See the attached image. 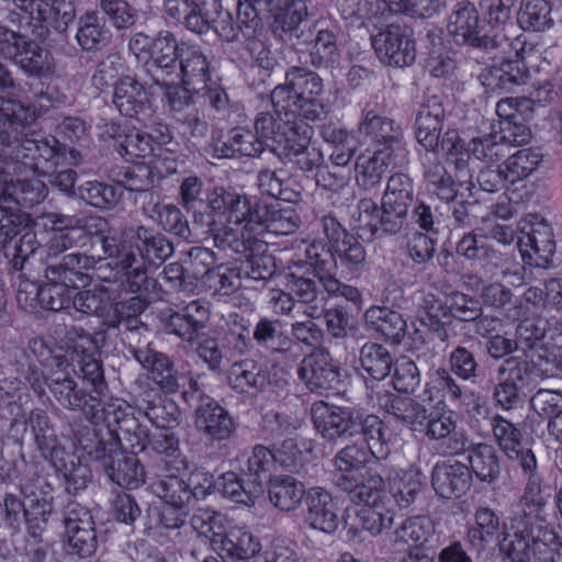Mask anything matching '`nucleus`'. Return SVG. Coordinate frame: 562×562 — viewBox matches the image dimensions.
I'll return each mask as SVG.
<instances>
[{
  "label": "nucleus",
  "instance_id": "obj_58",
  "mask_svg": "<svg viewBox=\"0 0 562 562\" xmlns=\"http://www.w3.org/2000/svg\"><path fill=\"white\" fill-rule=\"evenodd\" d=\"M385 412L396 420L418 430L426 418L428 407L409 396L393 395L384 401Z\"/></svg>",
  "mask_w": 562,
  "mask_h": 562
},
{
  "label": "nucleus",
  "instance_id": "obj_11",
  "mask_svg": "<svg viewBox=\"0 0 562 562\" xmlns=\"http://www.w3.org/2000/svg\"><path fill=\"white\" fill-rule=\"evenodd\" d=\"M305 256L311 266L321 271H336L340 266L351 273H359L366 266L367 251L362 243L349 234L330 248L314 241L306 248Z\"/></svg>",
  "mask_w": 562,
  "mask_h": 562
},
{
  "label": "nucleus",
  "instance_id": "obj_15",
  "mask_svg": "<svg viewBox=\"0 0 562 562\" xmlns=\"http://www.w3.org/2000/svg\"><path fill=\"white\" fill-rule=\"evenodd\" d=\"M495 404L505 411L517 408L525 397L524 390L532 384L526 364L513 357L506 358L496 370Z\"/></svg>",
  "mask_w": 562,
  "mask_h": 562
},
{
  "label": "nucleus",
  "instance_id": "obj_29",
  "mask_svg": "<svg viewBox=\"0 0 562 562\" xmlns=\"http://www.w3.org/2000/svg\"><path fill=\"white\" fill-rule=\"evenodd\" d=\"M241 23V38L237 42L241 48L240 56L262 69H271L274 59L261 20L254 21V15L244 14Z\"/></svg>",
  "mask_w": 562,
  "mask_h": 562
},
{
  "label": "nucleus",
  "instance_id": "obj_64",
  "mask_svg": "<svg viewBox=\"0 0 562 562\" xmlns=\"http://www.w3.org/2000/svg\"><path fill=\"white\" fill-rule=\"evenodd\" d=\"M435 533V525L430 517L420 515L406 518L396 528V541H402L415 548L427 544Z\"/></svg>",
  "mask_w": 562,
  "mask_h": 562
},
{
  "label": "nucleus",
  "instance_id": "obj_55",
  "mask_svg": "<svg viewBox=\"0 0 562 562\" xmlns=\"http://www.w3.org/2000/svg\"><path fill=\"white\" fill-rule=\"evenodd\" d=\"M304 485L292 476H274L270 479L268 488L269 499L274 507L281 510H293L306 496Z\"/></svg>",
  "mask_w": 562,
  "mask_h": 562
},
{
  "label": "nucleus",
  "instance_id": "obj_40",
  "mask_svg": "<svg viewBox=\"0 0 562 562\" xmlns=\"http://www.w3.org/2000/svg\"><path fill=\"white\" fill-rule=\"evenodd\" d=\"M422 162L428 191L447 203L458 199L459 184L447 171L438 156L436 154H425L422 156Z\"/></svg>",
  "mask_w": 562,
  "mask_h": 562
},
{
  "label": "nucleus",
  "instance_id": "obj_46",
  "mask_svg": "<svg viewBox=\"0 0 562 562\" xmlns=\"http://www.w3.org/2000/svg\"><path fill=\"white\" fill-rule=\"evenodd\" d=\"M139 411L160 429H173L181 423L182 414L176 402L145 392L138 403Z\"/></svg>",
  "mask_w": 562,
  "mask_h": 562
},
{
  "label": "nucleus",
  "instance_id": "obj_18",
  "mask_svg": "<svg viewBox=\"0 0 562 562\" xmlns=\"http://www.w3.org/2000/svg\"><path fill=\"white\" fill-rule=\"evenodd\" d=\"M181 47L177 37L170 31H160L155 37V44L145 61L148 72L156 85L168 86L167 79L178 74Z\"/></svg>",
  "mask_w": 562,
  "mask_h": 562
},
{
  "label": "nucleus",
  "instance_id": "obj_60",
  "mask_svg": "<svg viewBox=\"0 0 562 562\" xmlns=\"http://www.w3.org/2000/svg\"><path fill=\"white\" fill-rule=\"evenodd\" d=\"M374 459L371 451L361 443L348 445L337 452L333 462L335 467L334 476L342 474L353 476Z\"/></svg>",
  "mask_w": 562,
  "mask_h": 562
},
{
  "label": "nucleus",
  "instance_id": "obj_56",
  "mask_svg": "<svg viewBox=\"0 0 562 562\" xmlns=\"http://www.w3.org/2000/svg\"><path fill=\"white\" fill-rule=\"evenodd\" d=\"M181 473L168 472L151 483V490L165 504L188 508L192 501L190 484L180 477Z\"/></svg>",
  "mask_w": 562,
  "mask_h": 562
},
{
  "label": "nucleus",
  "instance_id": "obj_3",
  "mask_svg": "<svg viewBox=\"0 0 562 562\" xmlns=\"http://www.w3.org/2000/svg\"><path fill=\"white\" fill-rule=\"evenodd\" d=\"M213 215L225 218L226 223L212 218L205 222L214 246L220 250L243 252L247 247L259 250L263 247L262 215L267 205H260L248 195L223 187L213 188L210 201Z\"/></svg>",
  "mask_w": 562,
  "mask_h": 562
},
{
  "label": "nucleus",
  "instance_id": "obj_50",
  "mask_svg": "<svg viewBox=\"0 0 562 562\" xmlns=\"http://www.w3.org/2000/svg\"><path fill=\"white\" fill-rule=\"evenodd\" d=\"M32 20L57 23L65 26L72 21L75 9L70 2L57 0H13Z\"/></svg>",
  "mask_w": 562,
  "mask_h": 562
},
{
  "label": "nucleus",
  "instance_id": "obj_54",
  "mask_svg": "<svg viewBox=\"0 0 562 562\" xmlns=\"http://www.w3.org/2000/svg\"><path fill=\"white\" fill-rule=\"evenodd\" d=\"M76 38L83 50H98L109 43L111 32L98 12L88 11L78 20Z\"/></svg>",
  "mask_w": 562,
  "mask_h": 562
},
{
  "label": "nucleus",
  "instance_id": "obj_61",
  "mask_svg": "<svg viewBox=\"0 0 562 562\" xmlns=\"http://www.w3.org/2000/svg\"><path fill=\"white\" fill-rule=\"evenodd\" d=\"M360 364L373 380L381 381L390 374L393 359L384 346L367 342L360 349Z\"/></svg>",
  "mask_w": 562,
  "mask_h": 562
},
{
  "label": "nucleus",
  "instance_id": "obj_44",
  "mask_svg": "<svg viewBox=\"0 0 562 562\" xmlns=\"http://www.w3.org/2000/svg\"><path fill=\"white\" fill-rule=\"evenodd\" d=\"M228 381L235 391L254 395L266 386L268 372L258 361L244 359L232 364Z\"/></svg>",
  "mask_w": 562,
  "mask_h": 562
},
{
  "label": "nucleus",
  "instance_id": "obj_52",
  "mask_svg": "<svg viewBox=\"0 0 562 562\" xmlns=\"http://www.w3.org/2000/svg\"><path fill=\"white\" fill-rule=\"evenodd\" d=\"M267 250V243L263 241V247L259 250L247 247L243 252H235L245 257L240 261L239 269L243 280L262 282L263 284L271 280L276 274V263L271 255L265 254Z\"/></svg>",
  "mask_w": 562,
  "mask_h": 562
},
{
  "label": "nucleus",
  "instance_id": "obj_26",
  "mask_svg": "<svg viewBox=\"0 0 562 562\" xmlns=\"http://www.w3.org/2000/svg\"><path fill=\"white\" fill-rule=\"evenodd\" d=\"M471 484V471L460 461H442L432 468L431 485L441 498H459L470 490Z\"/></svg>",
  "mask_w": 562,
  "mask_h": 562
},
{
  "label": "nucleus",
  "instance_id": "obj_19",
  "mask_svg": "<svg viewBox=\"0 0 562 562\" xmlns=\"http://www.w3.org/2000/svg\"><path fill=\"white\" fill-rule=\"evenodd\" d=\"M418 431L424 432L429 440L439 441L446 454L458 456L467 448L468 437L464 431L457 429L452 416L436 412L432 407H428Z\"/></svg>",
  "mask_w": 562,
  "mask_h": 562
},
{
  "label": "nucleus",
  "instance_id": "obj_41",
  "mask_svg": "<svg viewBox=\"0 0 562 562\" xmlns=\"http://www.w3.org/2000/svg\"><path fill=\"white\" fill-rule=\"evenodd\" d=\"M524 362L530 373L532 383L537 378H553L562 375V348L542 345L528 353L512 356Z\"/></svg>",
  "mask_w": 562,
  "mask_h": 562
},
{
  "label": "nucleus",
  "instance_id": "obj_32",
  "mask_svg": "<svg viewBox=\"0 0 562 562\" xmlns=\"http://www.w3.org/2000/svg\"><path fill=\"white\" fill-rule=\"evenodd\" d=\"M256 344L271 353H281L285 359L296 361L302 349L289 335L280 330V321L267 316L259 318L252 330Z\"/></svg>",
  "mask_w": 562,
  "mask_h": 562
},
{
  "label": "nucleus",
  "instance_id": "obj_39",
  "mask_svg": "<svg viewBox=\"0 0 562 562\" xmlns=\"http://www.w3.org/2000/svg\"><path fill=\"white\" fill-rule=\"evenodd\" d=\"M149 196V201L143 206L145 215L164 231L188 239L191 236V231L181 210L172 203L160 202L158 196L155 200L153 193Z\"/></svg>",
  "mask_w": 562,
  "mask_h": 562
},
{
  "label": "nucleus",
  "instance_id": "obj_9",
  "mask_svg": "<svg viewBox=\"0 0 562 562\" xmlns=\"http://www.w3.org/2000/svg\"><path fill=\"white\" fill-rule=\"evenodd\" d=\"M278 116L289 124H282L283 131L270 145L271 151L282 162L295 164L303 171H311L321 166L323 154L316 147L310 146L313 128L308 122L302 117L286 120Z\"/></svg>",
  "mask_w": 562,
  "mask_h": 562
},
{
  "label": "nucleus",
  "instance_id": "obj_14",
  "mask_svg": "<svg viewBox=\"0 0 562 562\" xmlns=\"http://www.w3.org/2000/svg\"><path fill=\"white\" fill-rule=\"evenodd\" d=\"M499 54L501 63L487 68L482 75V83L493 92L512 91L514 87L526 82L528 70L525 59L535 50L531 44L527 43L525 37L524 50L516 54L506 53L504 49H496Z\"/></svg>",
  "mask_w": 562,
  "mask_h": 562
},
{
  "label": "nucleus",
  "instance_id": "obj_16",
  "mask_svg": "<svg viewBox=\"0 0 562 562\" xmlns=\"http://www.w3.org/2000/svg\"><path fill=\"white\" fill-rule=\"evenodd\" d=\"M358 133L364 144L373 146L375 150H386L392 154L400 149L403 137L398 123L367 108L362 111Z\"/></svg>",
  "mask_w": 562,
  "mask_h": 562
},
{
  "label": "nucleus",
  "instance_id": "obj_17",
  "mask_svg": "<svg viewBox=\"0 0 562 562\" xmlns=\"http://www.w3.org/2000/svg\"><path fill=\"white\" fill-rule=\"evenodd\" d=\"M210 316V302L195 299L168 315L165 330L191 344L200 338V333L206 327Z\"/></svg>",
  "mask_w": 562,
  "mask_h": 562
},
{
  "label": "nucleus",
  "instance_id": "obj_28",
  "mask_svg": "<svg viewBox=\"0 0 562 562\" xmlns=\"http://www.w3.org/2000/svg\"><path fill=\"white\" fill-rule=\"evenodd\" d=\"M92 459L102 463L109 479L119 486L132 490L145 482V469L135 453L127 454L119 448L115 453Z\"/></svg>",
  "mask_w": 562,
  "mask_h": 562
},
{
  "label": "nucleus",
  "instance_id": "obj_51",
  "mask_svg": "<svg viewBox=\"0 0 562 562\" xmlns=\"http://www.w3.org/2000/svg\"><path fill=\"white\" fill-rule=\"evenodd\" d=\"M392 153L373 150L372 155H361L355 166L356 181L364 190H372L381 183L387 172Z\"/></svg>",
  "mask_w": 562,
  "mask_h": 562
},
{
  "label": "nucleus",
  "instance_id": "obj_45",
  "mask_svg": "<svg viewBox=\"0 0 562 562\" xmlns=\"http://www.w3.org/2000/svg\"><path fill=\"white\" fill-rule=\"evenodd\" d=\"M270 14L273 15V33L283 41H292L302 36L301 24L308 14L305 2L282 0L280 8Z\"/></svg>",
  "mask_w": 562,
  "mask_h": 562
},
{
  "label": "nucleus",
  "instance_id": "obj_4",
  "mask_svg": "<svg viewBox=\"0 0 562 562\" xmlns=\"http://www.w3.org/2000/svg\"><path fill=\"white\" fill-rule=\"evenodd\" d=\"M97 417L92 425L71 428L79 447L90 458L115 453L122 448L121 434L126 436L133 449L144 450L148 429L139 424L128 405L119 400L104 401Z\"/></svg>",
  "mask_w": 562,
  "mask_h": 562
},
{
  "label": "nucleus",
  "instance_id": "obj_63",
  "mask_svg": "<svg viewBox=\"0 0 562 562\" xmlns=\"http://www.w3.org/2000/svg\"><path fill=\"white\" fill-rule=\"evenodd\" d=\"M52 465L64 476L69 492L85 490L92 479L91 470L74 453L66 452Z\"/></svg>",
  "mask_w": 562,
  "mask_h": 562
},
{
  "label": "nucleus",
  "instance_id": "obj_59",
  "mask_svg": "<svg viewBox=\"0 0 562 562\" xmlns=\"http://www.w3.org/2000/svg\"><path fill=\"white\" fill-rule=\"evenodd\" d=\"M453 373L446 368L436 369L425 384L423 402L432 401L436 396L448 400L451 403L461 401L464 387L460 385Z\"/></svg>",
  "mask_w": 562,
  "mask_h": 562
},
{
  "label": "nucleus",
  "instance_id": "obj_21",
  "mask_svg": "<svg viewBox=\"0 0 562 562\" xmlns=\"http://www.w3.org/2000/svg\"><path fill=\"white\" fill-rule=\"evenodd\" d=\"M112 102L122 115L139 122H145L153 113L149 93L134 76L120 78L114 86Z\"/></svg>",
  "mask_w": 562,
  "mask_h": 562
},
{
  "label": "nucleus",
  "instance_id": "obj_25",
  "mask_svg": "<svg viewBox=\"0 0 562 562\" xmlns=\"http://www.w3.org/2000/svg\"><path fill=\"white\" fill-rule=\"evenodd\" d=\"M178 65V74L172 76L171 83L179 79L200 93L201 88L212 80V57L200 46H182Z\"/></svg>",
  "mask_w": 562,
  "mask_h": 562
},
{
  "label": "nucleus",
  "instance_id": "obj_49",
  "mask_svg": "<svg viewBox=\"0 0 562 562\" xmlns=\"http://www.w3.org/2000/svg\"><path fill=\"white\" fill-rule=\"evenodd\" d=\"M296 260L289 267L288 273V289L294 297L302 303L308 304L314 302L322 293L317 273L314 267L311 266L310 260Z\"/></svg>",
  "mask_w": 562,
  "mask_h": 562
},
{
  "label": "nucleus",
  "instance_id": "obj_10",
  "mask_svg": "<svg viewBox=\"0 0 562 562\" xmlns=\"http://www.w3.org/2000/svg\"><path fill=\"white\" fill-rule=\"evenodd\" d=\"M58 370L49 376L48 389L58 404L75 412H81L89 425L98 419V413L104 401L99 398L90 390L87 391L80 387L77 381L70 375L68 371V362L60 361V356L54 357Z\"/></svg>",
  "mask_w": 562,
  "mask_h": 562
},
{
  "label": "nucleus",
  "instance_id": "obj_30",
  "mask_svg": "<svg viewBox=\"0 0 562 562\" xmlns=\"http://www.w3.org/2000/svg\"><path fill=\"white\" fill-rule=\"evenodd\" d=\"M38 491H29L22 486L21 491L26 497L24 519L31 537L38 538L46 529L48 519L54 513L53 487L38 480Z\"/></svg>",
  "mask_w": 562,
  "mask_h": 562
},
{
  "label": "nucleus",
  "instance_id": "obj_2",
  "mask_svg": "<svg viewBox=\"0 0 562 562\" xmlns=\"http://www.w3.org/2000/svg\"><path fill=\"white\" fill-rule=\"evenodd\" d=\"M549 525L542 515L517 503L516 509L507 519L488 506H480L474 512V525L469 527L467 539L477 551L490 542L497 541L499 552L510 561L528 560L532 542L548 541Z\"/></svg>",
  "mask_w": 562,
  "mask_h": 562
},
{
  "label": "nucleus",
  "instance_id": "obj_34",
  "mask_svg": "<svg viewBox=\"0 0 562 562\" xmlns=\"http://www.w3.org/2000/svg\"><path fill=\"white\" fill-rule=\"evenodd\" d=\"M456 250L458 255L479 265L485 274H493L495 269L507 261L504 254L490 245L486 236L474 233L464 234Z\"/></svg>",
  "mask_w": 562,
  "mask_h": 562
},
{
  "label": "nucleus",
  "instance_id": "obj_38",
  "mask_svg": "<svg viewBox=\"0 0 562 562\" xmlns=\"http://www.w3.org/2000/svg\"><path fill=\"white\" fill-rule=\"evenodd\" d=\"M463 452H467L471 476L474 475L480 482L486 484H494L499 480L501 461L493 446L485 442L471 443L468 440Z\"/></svg>",
  "mask_w": 562,
  "mask_h": 562
},
{
  "label": "nucleus",
  "instance_id": "obj_47",
  "mask_svg": "<svg viewBox=\"0 0 562 562\" xmlns=\"http://www.w3.org/2000/svg\"><path fill=\"white\" fill-rule=\"evenodd\" d=\"M358 435H362L361 445L371 451L375 460H386L391 454V432L376 415L362 409Z\"/></svg>",
  "mask_w": 562,
  "mask_h": 562
},
{
  "label": "nucleus",
  "instance_id": "obj_1",
  "mask_svg": "<svg viewBox=\"0 0 562 562\" xmlns=\"http://www.w3.org/2000/svg\"><path fill=\"white\" fill-rule=\"evenodd\" d=\"M102 250L109 261H101L97 277L124 292L140 293L148 288L144 261H165L173 254V246L165 235L139 225L123 229L121 238H104Z\"/></svg>",
  "mask_w": 562,
  "mask_h": 562
},
{
  "label": "nucleus",
  "instance_id": "obj_6",
  "mask_svg": "<svg viewBox=\"0 0 562 562\" xmlns=\"http://www.w3.org/2000/svg\"><path fill=\"white\" fill-rule=\"evenodd\" d=\"M101 261V257L79 251L48 261L44 270L46 282L42 284L41 307L53 312L70 310L74 289L89 285L91 277L88 271L97 270Z\"/></svg>",
  "mask_w": 562,
  "mask_h": 562
},
{
  "label": "nucleus",
  "instance_id": "obj_42",
  "mask_svg": "<svg viewBox=\"0 0 562 562\" xmlns=\"http://www.w3.org/2000/svg\"><path fill=\"white\" fill-rule=\"evenodd\" d=\"M146 443L159 457L158 468L166 472L183 473L189 469V461L181 452L180 441L175 432H157Z\"/></svg>",
  "mask_w": 562,
  "mask_h": 562
},
{
  "label": "nucleus",
  "instance_id": "obj_7",
  "mask_svg": "<svg viewBox=\"0 0 562 562\" xmlns=\"http://www.w3.org/2000/svg\"><path fill=\"white\" fill-rule=\"evenodd\" d=\"M447 31L457 44H467L486 52L504 49L518 54L524 50L525 35L509 37L503 30L488 26L480 19L474 3L460 1L452 8L447 23Z\"/></svg>",
  "mask_w": 562,
  "mask_h": 562
},
{
  "label": "nucleus",
  "instance_id": "obj_5",
  "mask_svg": "<svg viewBox=\"0 0 562 562\" xmlns=\"http://www.w3.org/2000/svg\"><path fill=\"white\" fill-rule=\"evenodd\" d=\"M324 95L323 78L306 66L294 65L286 68L284 81L271 90L270 100L277 115L314 123L325 120L329 113Z\"/></svg>",
  "mask_w": 562,
  "mask_h": 562
},
{
  "label": "nucleus",
  "instance_id": "obj_36",
  "mask_svg": "<svg viewBox=\"0 0 562 562\" xmlns=\"http://www.w3.org/2000/svg\"><path fill=\"white\" fill-rule=\"evenodd\" d=\"M394 512L385 509L380 504L364 505L361 508H348L344 519L349 533L357 535L360 530L379 535L393 525Z\"/></svg>",
  "mask_w": 562,
  "mask_h": 562
},
{
  "label": "nucleus",
  "instance_id": "obj_23",
  "mask_svg": "<svg viewBox=\"0 0 562 562\" xmlns=\"http://www.w3.org/2000/svg\"><path fill=\"white\" fill-rule=\"evenodd\" d=\"M297 375L311 392L319 394L334 389L340 380L329 353L323 349H316L303 358Z\"/></svg>",
  "mask_w": 562,
  "mask_h": 562
},
{
  "label": "nucleus",
  "instance_id": "obj_53",
  "mask_svg": "<svg viewBox=\"0 0 562 562\" xmlns=\"http://www.w3.org/2000/svg\"><path fill=\"white\" fill-rule=\"evenodd\" d=\"M212 195L213 189L211 191L205 190L204 182L199 177L189 176L184 178L180 183V204L188 212H193L194 220L199 221L202 225H205V222L211 220L209 215L207 218H204L202 211L210 210V201Z\"/></svg>",
  "mask_w": 562,
  "mask_h": 562
},
{
  "label": "nucleus",
  "instance_id": "obj_57",
  "mask_svg": "<svg viewBox=\"0 0 562 562\" xmlns=\"http://www.w3.org/2000/svg\"><path fill=\"white\" fill-rule=\"evenodd\" d=\"M48 189L38 178L10 179L7 182L5 204L14 203L22 207H33L47 196Z\"/></svg>",
  "mask_w": 562,
  "mask_h": 562
},
{
  "label": "nucleus",
  "instance_id": "obj_43",
  "mask_svg": "<svg viewBox=\"0 0 562 562\" xmlns=\"http://www.w3.org/2000/svg\"><path fill=\"white\" fill-rule=\"evenodd\" d=\"M53 217L52 223L58 227L48 244L49 261L58 260L59 255L71 248L88 246L87 238L74 216L54 214Z\"/></svg>",
  "mask_w": 562,
  "mask_h": 562
},
{
  "label": "nucleus",
  "instance_id": "obj_8",
  "mask_svg": "<svg viewBox=\"0 0 562 562\" xmlns=\"http://www.w3.org/2000/svg\"><path fill=\"white\" fill-rule=\"evenodd\" d=\"M67 342L69 344L60 361L68 362L72 372L77 370L81 373L83 382L90 385V391L99 398L105 401L108 384L104 379L103 368L99 359L95 358L98 344L95 339L83 328L70 326L66 330Z\"/></svg>",
  "mask_w": 562,
  "mask_h": 562
},
{
  "label": "nucleus",
  "instance_id": "obj_37",
  "mask_svg": "<svg viewBox=\"0 0 562 562\" xmlns=\"http://www.w3.org/2000/svg\"><path fill=\"white\" fill-rule=\"evenodd\" d=\"M25 424L31 428L36 448L44 459L54 464L56 460L66 453L65 449L59 445L55 429L44 409H32Z\"/></svg>",
  "mask_w": 562,
  "mask_h": 562
},
{
  "label": "nucleus",
  "instance_id": "obj_35",
  "mask_svg": "<svg viewBox=\"0 0 562 562\" xmlns=\"http://www.w3.org/2000/svg\"><path fill=\"white\" fill-rule=\"evenodd\" d=\"M306 521L317 530L333 533L339 525L336 505L331 495L322 487H312L306 492Z\"/></svg>",
  "mask_w": 562,
  "mask_h": 562
},
{
  "label": "nucleus",
  "instance_id": "obj_24",
  "mask_svg": "<svg viewBox=\"0 0 562 562\" xmlns=\"http://www.w3.org/2000/svg\"><path fill=\"white\" fill-rule=\"evenodd\" d=\"M518 248L525 263L537 268L549 267L555 252L551 226L542 221L532 224L530 231L522 232L519 237Z\"/></svg>",
  "mask_w": 562,
  "mask_h": 562
},
{
  "label": "nucleus",
  "instance_id": "obj_62",
  "mask_svg": "<svg viewBox=\"0 0 562 562\" xmlns=\"http://www.w3.org/2000/svg\"><path fill=\"white\" fill-rule=\"evenodd\" d=\"M223 495L231 501L250 506L263 493L260 482H245L234 472H226L222 475Z\"/></svg>",
  "mask_w": 562,
  "mask_h": 562
},
{
  "label": "nucleus",
  "instance_id": "obj_22",
  "mask_svg": "<svg viewBox=\"0 0 562 562\" xmlns=\"http://www.w3.org/2000/svg\"><path fill=\"white\" fill-rule=\"evenodd\" d=\"M131 351L135 360L148 371L149 379L161 392L175 394L179 391L180 374L167 355L153 349L150 344H147L145 347L133 348Z\"/></svg>",
  "mask_w": 562,
  "mask_h": 562
},
{
  "label": "nucleus",
  "instance_id": "obj_13",
  "mask_svg": "<svg viewBox=\"0 0 562 562\" xmlns=\"http://www.w3.org/2000/svg\"><path fill=\"white\" fill-rule=\"evenodd\" d=\"M371 44L379 60L396 68L409 67L416 59L413 30L406 25L391 24L371 36Z\"/></svg>",
  "mask_w": 562,
  "mask_h": 562
},
{
  "label": "nucleus",
  "instance_id": "obj_31",
  "mask_svg": "<svg viewBox=\"0 0 562 562\" xmlns=\"http://www.w3.org/2000/svg\"><path fill=\"white\" fill-rule=\"evenodd\" d=\"M212 549L220 554L222 559H232L233 561L247 560L254 558L260 551V543L255 536L243 528H223L221 533L213 538Z\"/></svg>",
  "mask_w": 562,
  "mask_h": 562
},
{
  "label": "nucleus",
  "instance_id": "obj_48",
  "mask_svg": "<svg viewBox=\"0 0 562 562\" xmlns=\"http://www.w3.org/2000/svg\"><path fill=\"white\" fill-rule=\"evenodd\" d=\"M366 325L394 344L401 342L406 333V321L402 314L386 306L373 305L363 315Z\"/></svg>",
  "mask_w": 562,
  "mask_h": 562
},
{
  "label": "nucleus",
  "instance_id": "obj_33",
  "mask_svg": "<svg viewBox=\"0 0 562 562\" xmlns=\"http://www.w3.org/2000/svg\"><path fill=\"white\" fill-rule=\"evenodd\" d=\"M194 425L207 440L222 441L236 431V424L231 413L216 401L209 402L204 408L195 409Z\"/></svg>",
  "mask_w": 562,
  "mask_h": 562
},
{
  "label": "nucleus",
  "instance_id": "obj_27",
  "mask_svg": "<svg viewBox=\"0 0 562 562\" xmlns=\"http://www.w3.org/2000/svg\"><path fill=\"white\" fill-rule=\"evenodd\" d=\"M383 473L384 470L370 469L366 476L361 473L353 476L338 474L333 477V482L339 490L348 493L352 502L362 503L363 505H378L385 488Z\"/></svg>",
  "mask_w": 562,
  "mask_h": 562
},
{
  "label": "nucleus",
  "instance_id": "obj_12",
  "mask_svg": "<svg viewBox=\"0 0 562 562\" xmlns=\"http://www.w3.org/2000/svg\"><path fill=\"white\" fill-rule=\"evenodd\" d=\"M362 408L337 406L316 401L311 406V418L316 431L326 440L336 441L358 435Z\"/></svg>",
  "mask_w": 562,
  "mask_h": 562
},
{
  "label": "nucleus",
  "instance_id": "obj_20",
  "mask_svg": "<svg viewBox=\"0 0 562 562\" xmlns=\"http://www.w3.org/2000/svg\"><path fill=\"white\" fill-rule=\"evenodd\" d=\"M506 457L516 463L526 480L524 493L518 502L521 506L542 515L546 499L541 488L542 476L539 472L538 461L533 451L530 448L520 446L513 453H507Z\"/></svg>",
  "mask_w": 562,
  "mask_h": 562
}]
</instances>
